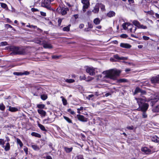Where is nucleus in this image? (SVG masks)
Segmentation results:
<instances>
[{"label": "nucleus", "instance_id": "obj_1", "mask_svg": "<svg viewBox=\"0 0 159 159\" xmlns=\"http://www.w3.org/2000/svg\"><path fill=\"white\" fill-rule=\"evenodd\" d=\"M121 72L120 70L116 69H112L104 71L102 74L105 75V77L114 80H116Z\"/></svg>", "mask_w": 159, "mask_h": 159}, {"label": "nucleus", "instance_id": "obj_2", "mask_svg": "<svg viewBox=\"0 0 159 159\" xmlns=\"http://www.w3.org/2000/svg\"><path fill=\"white\" fill-rule=\"evenodd\" d=\"M5 49L9 51H11V55H23L25 53V50L21 48L14 46L7 47Z\"/></svg>", "mask_w": 159, "mask_h": 159}, {"label": "nucleus", "instance_id": "obj_3", "mask_svg": "<svg viewBox=\"0 0 159 159\" xmlns=\"http://www.w3.org/2000/svg\"><path fill=\"white\" fill-rule=\"evenodd\" d=\"M137 102L139 105V107L140 108L142 111H146L148 107V105L145 103V100L144 98H135Z\"/></svg>", "mask_w": 159, "mask_h": 159}, {"label": "nucleus", "instance_id": "obj_4", "mask_svg": "<svg viewBox=\"0 0 159 159\" xmlns=\"http://www.w3.org/2000/svg\"><path fill=\"white\" fill-rule=\"evenodd\" d=\"M53 0H44L42 2L41 6L43 7H45L48 9H50L51 7V2Z\"/></svg>", "mask_w": 159, "mask_h": 159}, {"label": "nucleus", "instance_id": "obj_5", "mask_svg": "<svg viewBox=\"0 0 159 159\" xmlns=\"http://www.w3.org/2000/svg\"><path fill=\"white\" fill-rule=\"evenodd\" d=\"M96 68L93 67L87 66L86 68V71L90 75H95V70Z\"/></svg>", "mask_w": 159, "mask_h": 159}, {"label": "nucleus", "instance_id": "obj_6", "mask_svg": "<svg viewBox=\"0 0 159 159\" xmlns=\"http://www.w3.org/2000/svg\"><path fill=\"white\" fill-rule=\"evenodd\" d=\"M133 24L139 29H146L147 28L146 26L141 24L140 22L137 20H134L133 21Z\"/></svg>", "mask_w": 159, "mask_h": 159}, {"label": "nucleus", "instance_id": "obj_7", "mask_svg": "<svg viewBox=\"0 0 159 159\" xmlns=\"http://www.w3.org/2000/svg\"><path fill=\"white\" fill-rule=\"evenodd\" d=\"M81 2L84 5L83 10L84 12L86 11V9H87L89 6V2L88 0H82Z\"/></svg>", "mask_w": 159, "mask_h": 159}, {"label": "nucleus", "instance_id": "obj_8", "mask_svg": "<svg viewBox=\"0 0 159 159\" xmlns=\"http://www.w3.org/2000/svg\"><path fill=\"white\" fill-rule=\"evenodd\" d=\"M141 150L143 152L146 154H149L153 152L150 149L146 147L142 148Z\"/></svg>", "mask_w": 159, "mask_h": 159}, {"label": "nucleus", "instance_id": "obj_9", "mask_svg": "<svg viewBox=\"0 0 159 159\" xmlns=\"http://www.w3.org/2000/svg\"><path fill=\"white\" fill-rule=\"evenodd\" d=\"M77 117L78 120L82 122H87L88 120V119L85 117L83 115H77Z\"/></svg>", "mask_w": 159, "mask_h": 159}, {"label": "nucleus", "instance_id": "obj_10", "mask_svg": "<svg viewBox=\"0 0 159 159\" xmlns=\"http://www.w3.org/2000/svg\"><path fill=\"white\" fill-rule=\"evenodd\" d=\"M8 107L9 108L8 111L11 112H15L19 111L20 108L19 107H13L8 106Z\"/></svg>", "mask_w": 159, "mask_h": 159}, {"label": "nucleus", "instance_id": "obj_11", "mask_svg": "<svg viewBox=\"0 0 159 159\" xmlns=\"http://www.w3.org/2000/svg\"><path fill=\"white\" fill-rule=\"evenodd\" d=\"M42 45L44 48L50 49L52 48V45L50 43L46 42L44 41Z\"/></svg>", "mask_w": 159, "mask_h": 159}, {"label": "nucleus", "instance_id": "obj_12", "mask_svg": "<svg viewBox=\"0 0 159 159\" xmlns=\"http://www.w3.org/2000/svg\"><path fill=\"white\" fill-rule=\"evenodd\" d=\"M54 120H53L52 119L48 117L46 119H44L43 120V124H49L52 123Z\"/></svg>", "mask_w": 159, "mask_h": 159}, {"label": "nucleus", "instance_id": "obj_13", "mask_svg": "<svg viewBox=\"0 0 159 159\" xmlns=\"http://www.w3.org/2000/svg\"><path fill=\"white\" fill-rule=\"evenodd\" d=\"M38 113L42 117H45L46 115V112L42 109H39L37 110Z\"/></svg>", "mask_w": 159, "mask_h": 159}, {"label": "nucleus", "instance_id": "obj_14", "mask_svg": "<svg viewBox=\"0 0 159 159\" xmlns=\"http://www.w3.org/2000/svg\"><path fill=\"white\" fill-rule=\"evenodd\" d=\"M114 57L118 60H126L128 59V58L126 57H120L117 54L114 55Z\"/></svg>", "mask_w": 159, "mask_h": 159}, {"label": "nucleus", "instance_id": "obj_15", "mask_svg": "<svg viewBox=\"0 0 159 159\" xmlns=\"http://www.w3.org/2000/svg\"><path fill=\"white\" fill-rule=\"evenodd\" d=\"M151 81L152 83H159V75L155 77L152 78L151 79Z\"/></svg>", "mask_w": 159, "mask_h": 159}, {"label": "nucleus", "instance_id": "obj_16", "mask_svg": "<svg viewBox=\"0 0 159 159\" xmlns=\"http://www.w3.org/2000/svg\"><path fill=\"white\" fill-rule=\"evenodd\" d=\"M120 46L122 48H130L131 47V46L128 43H121L120 44Z\"/></svg>", "mask_w": 159, "mask_h": 159}, {"label": "nucleus", "instance_id": "obj_17", "mask_svg": "<svg viewBox=\"0 0 159 159\" xmlns=\"http://www.w3.org/2000/svg\"><path fill=\"white\" fill-rule=\"evenodd\" d=\"M69 9L68 8L62 7L61 9V13L62 15H64L66 14L67 11H69Z\"/></svg>", "mask_w": 159, "mask_h": 159}, {"label": "nucleus", "instance_id": "obj_18", "mask_svg": "<svg viewBox=\"0 0 159 159\" xmlns=\"http://www.w3.org/2000/svg\"><path fill=\"white\" fill-rule=\"evenodd\" d=\"M115 13L113 11H110L107 14V16L109 17H113L115 15Z\"/></svg>", "mask_w": 159, "mask_h": 159}, {"label": "nucleus", "instance_id": "obj_19", "mask_svg": "<svg viewBox=\"0 0 159 159\" xmlns=\"http://www.w3.org/2000/svg\"><path fill=\"white\" fill-rule=\"evenodd\" d=\"M99 7L98 5L97 4L94 7V9L92 10V11L95 13H98L99 11Z\"/></svg>", "mask_w": 159, "mask_h": 159}, {"label": "nucleus", "instance_id": "obj_20", "mask_svg": "<svg viewBox=\"0 0 159 159\" xmlns=\"http://www.w3.org/2000/svg\"><path fill=\"white\" fill-rule=\"evenodd\" d=\"M155 97L154 98V99L151 101V102H156L159 100V94H156L155 95Z\"/></svg>", "mask_w": 159, "mask_h": 159}, {"label": "nucleus", "instance_id": "obj_21", "mask_svg": "<svg viewBox=\"0 0 159 159\" xmlns=\"http://www.w3.org/2000/svg\"><path fill=\"white\" fill-rule=\"evenodd\" d=\"M5 151H7L9 150L10 149V145L9 143H7L5 146H4V148Z\"/></svg>", "mask_w": 159, "mask_h": 159}, {"label": "nucleus", "instance_id": "obj_22", "mask_svg": "<svg viewBox=\"0 0 159 159\" xmlns=\"http://www.w3.org/2000/svg\"><path fill=\"white\" fill-rule=\"evenodd\" d=\"M31 146L32 148L35 150H39L40 149L39 147L36 144H32L31 145Z\"/></svg>", "mask_w": 159, "mask_h": 159}, {"label": "nucleus", "instance_id": "obj_23", "mask_svg": "<svg viewBox=\"0 0 159 159\" xmlns=\"http://www.w3.org/2000/svg\"><path fill=\"white\" fill-rule=\"evenodd\" d=\"M31 135L32 136H35L38 138H40L41 137V135L40 134L34 132H32L31 134Z\"/></svg>", "mask_w": 159, "mask_h": 159}, {"label": "nucleus", "instance_id": "obj_24", "mask_svg": "<svg viewBox=\"0 0 159 159\" xmlns=\"http://www.w3.org/2000/svg\"><path fill=\"white\" fill-rule=\"evenodd\" d=\"M70 25H69L67 26L64 27L63 28V30L65 31L68 32L70 30Z\"/></svg>", "mask_w": 159, "mask_h": 159}, {"label": "nucleus", "instance_id": "obj_25", "mask_svg": "<svg viewBox=\"0 0 159 159\" xmlns=\"http://www.w3.org/2000/svg\"><path fill=\"white\" fill-rule=\"evenodd\" d=\"M38 125L40 129L43 131H46V130L45 129L44 126L41 124L38 123Z\"/></svg>", "mask_w": 159, "mask_h": 159}, {"label": "nucleus", "instance_id": "obj_26", "mask_svg": "<svg viewBox=\"0 0 159 159\" xmlns=\"http://www.w3.org/2000/svg\"><path fill=\"white\" fill-rule=\"evenodd\" d=\"M101 20L98 18H96L93 20V23L95 25H98L100 24Z\"/></svg>", "mask_w": 159, "mask_h": 159}, {"label": "nucleus", "instance_id": "obj_27", "mask_svg": "<svg viewBox=\"0 0 159 159\" xmlns=\"http://www.w3.org/2000/svg\"><path fill=\"white\" fill-rule=\"evenodd\" d=\"M64 148L65 151L67 153L71 152L73 149V148L72 147L68 148L67 147H65Z\"/></svg>", "mask_w": 159, "mask_h": 159}, {"label": "nucleus", "instance_id": "obj_28", "mask_svg": "<svg viewBox=\"0 0 159 159\" xmlns=\"http://www.w3.org/2000/svg\"><path fill=\"white\" fill-rule=\"evenodd\" d=\"M130 26V25H129V24L126 23H124L122 25L123 28L124 30H126L128 29L127 27Z\"/></svg>", "mask_w": 159, "mask_h": 159}, {"label": "nucleus", "instance_id": "obj_29", "mask_svg": "<svg viewBox=\"0 0 159 159\" xmlns=\"http://www.w3.org/2000/svg\"><path fill=\"white\" fill-rule=\"evenodd\" d=\"M154 112H159V105L156 106L152 110Z\"/></svg>", "mask_w": 159, "mask_h": 159}, {"label": "nucleus", "instance_id": "obj_30", "mask_svg": "<svg viewBox=\"0 0 159 159\" xmlns=\"http://www.w3.org/2000/svg\"><path fill=\"white\" fill-rule=\"evenodd\" d=\"M3 139H0V145L2 146V148L4 147V144H5V142Z\"/></svg>", "mask_w": 159, "mask_h": 159}, {"label": "nucleus", "instance_id": "obj_31", "mask_svg": "<svg viewBox=\"0 0 159 159\" xmlns=\"http://www.w3.org/2000/svg\"><path fill=\"white\" fill-rule=\"evenodd\" d=\"M16 142L17 143L20 145V146L21 147L23 146V143L19 139L17 138L16 139Z\"/></svg>", "mask_w": 159, "mask_h": 159}, {"label": "nucleus", "instance_id": "obj_32", "mask_svg": "<svg viewBox=\"0 0 159 159\" xmlns=\"http://www.w3.org/2000/svg\"><path fill=\"white\" fill-rule=\"evenodd\" d=\"M45 107V105L43 104H39L37 105V107L41 109H43Z\"/></svg>", "mask_w": 159, "mask_h": 159}, {"label": "nucleus", "instance_id": "obj_33", "mask_svg": "<svg viewBox=\"0 0 159 159\" xmlns=\"http://www.w3.org/2000/svg\"><path fill=\"white\" fill-rule=\"evenodd\" d=\"M0 4L2 8L4 9H7V6L6 4L3 3H0Z\"/></svg>", "mask_w": 159, "mask_h": 159}, {"label": "nucleus", "instance_id": "obj_34", "mask_svg": "<svg viewBox=\"0 0 159 159\" xmlns=\"http://www.w3.org/2000/svg\"><path fill=\"white\" fill-rule=\"evenodd\" d=\"M41 98L42 100H45L47 98L48 96L46 94H43L41 96Z\"/></svg>", "mask_w": 159, "mask_h": 159}, {"label": "nucleus", "instance_id": "obj_35", "mask_svg": "<svg viewBox=\"0 0 159 159\" xmlns=\"http://www.w3.org/2000/svg\"><path fill=\"white\" fill-rule=\"evenodd\" d=\"M61 98L62 99L63 104L64 105H66L67 104L66 100L65 98H64V97L62 96L61 97Z\"/></svg>", "mask_w": 159, "mask_h": 159}, {"label": "nucleus", "instance_id": "obj_36", "mask_svg": "<svg viewBox=\"0 0 159 159\" xmlns=\"http://www.w3.org/2000/svg\"><path fill=\"white\" fill-rule=\"evenodd\" d=\"M131 28L130 29V31L132 33H134L136 30V27H134V29H133V26L132 25H130Z\"/></svg>", "mask_w": 159, "mask_h": 159}, {"label": "nucleus", "instance_id": "obj_37", "mask_svg": "<svg viewBox=\"0 0 159 159\" xmlns=\"http://www.w3.org/2000/svg\"><path fill=\"white\" fill-rule=\"evenodd\" d=\"M64 119L66 120L69 123H71L72 121L68 117L64 116Z\"/></svg>", "mask_w": 159, "mask_h": 159}, {"label": "nucleus", "instance_id": "obj_38", "mask_svg": "<svg viewBox=\"0 0 159 159\" xmlns=\"http://www.w3.org/2000/svg\"><path fill=\"white\" fill-rule=\"evenodd\" d=\"M44 41L41 40L39 39L36 40L35 43L41 45H42Z\"/></svg>", "mask_w": 159, "mask_h": 159}, {"label": "nucleus", "instance_id": "obj_39", "mask_svg": "<svg viewBox=\"0 0 159 159\" xmlns=\"http://www.w3.org/2000/svg\"><path fill=\"white\" fill-rule=\"evenodd\" d=\"M65 81L68 83H72L75 82V80L72 79H66Z\"/></svg>", "mask_w": 159, "mask_h": 159}, {"label": "nucleus", "instance_id": "obj_40", "mask_svg": "<svg viewBox=\"0 0 159 159\" xmlns=\"http://www.w3.org/2000/svg\"><path fill=\"white\" fill-rule=\"evenodd\" d=\"M5 109V106L3 103L0 104V109L1 110L3 111Z\"/></svg>", "mask_w": 159, "mask_h": 159}, {"label": "nucleus", "instance_id": "obj_41", "mask_svg": "<svg viewBox=\"0 0 159 159\" xmlns=\"http://www.w3.org/2000/svg\"><path fill=\"white\" fill-rule=\"evenodd\" d=\"M67 111L70 113L71 114L74 115L75 114V112L71 109H69L67 110Z\"/></svg>", "mask_w": 159, "mask_h": 159}, {"label": "nucleus", "instance_id": "obj_42", "mask_svg": "<svg viewBox=\"0 0 159 159\" xmlns=\"http://www.w3.org/2000/svg\"><path fill=\"white\" fill-rule=\"evenodd\" d=\"M144 11L145 13H146L147 14H149V15H152L154 14V12L152 10H151V11Z\"/></svg>", "mask_w": 159, "mask_h": 159}, {"label": "nucleus", "instance_id": "obj_43", "mask_svg": "<svg viewBox=\"0 0 159 159\" xmlns=\"http://www.w3.org/2000/svg\"><path fill=\"white\" fill-rule=\"evenodd\" d=\"M157 137L156 136L153 137L152 138V141L155 142H158V140L157 139Z\"/></svg>", "mask_w": 159, "mask_h": 159}, {"label": "nucleus", "instance_id": "obj_44", "mask_svg": "<svg viewBox=\"0 0 159 159\" xmlns=\"http://www.w3.org/2000/svg\"><path fill=\"white\" fill-rule=\"evenodd\" d=\"M94 97V95L93 94L89 95L87 97V99L90 100H93V98H92Z\"/></svg>", "mask_w": 159, "mask_h": 159}, {"label": "nucleus", "instance_id": "obj_45", "mask_svg": "<svg viewBox=\"0 0 159 159\" xmlns=\"http://www.w3.org/2000/svg\"><path fill=\"white\" fill-rule=\"evenodd\" d=\"M127 81V80H126L123 79H120L118 80V82L120 83L125 82Z\"/></svg>", "mask_w": 159, "mask_h": 159}, {"label": "nucleus", "instance_id": "obj_46", "mask_svg": "<svg viewBox=\"0 0 159 159\" xmlns=\"http://www.w3.org/2000/svg\"><path fill=\"white\" fill-rule=\"evenodd\" d=\"M141 91V89L139 88H137L135 90V93H140Z\"/></svg>", "mask_w": 159, "mask_h": 159}, {"label": "nucleus", "instance_id": "obj_47", "mask_svg": "<svg viewBox=\"0 0 159 159\" xmlns=\"http://www.w3.org/2000/svg\"><path fill=\"white\" fill-rule=\"evenodd\" d=\"M7 45V43L6 42H2L0 43V46H6Z\"/></svg>", "mask_w": 159, "mask_h": 159}, {"label": "nucleus", "instance_id": "obj_48", "mask_svg": "<svg viewBox=\"0 0 159 159\" xmlns=\"http://www.w3.org/2000/svg\"><path fill=\"white\" fill-rule=\"evenodd\" d=\"M143 112L142 114V117L144 118H146L147 117V115L145 111H143Z\"/></svg>", "mask_w": 159, "mask_h": 159}, {"label": "nucleus", "instance_id": "obj_49", "mask_svg": "<svg viewBox=\"0 0 159 159\" xmlns=\"http://www.w3.org/2000/svg\"><path fill=\"white\" fill-rule=\"evenodd\" d=\"M23 74L22 72H15L14 73V74L16 75H23Z\"/></svg>", "mask_w": 159, "mask_h": 159}, {"label": "nucleus", "instance_id": "obj_50", "mask_svg": "<svg viewBox=\"0 0 159 159\" xmlns=\"http://www.w3.org/2000/svg\"><path fill=\"white\" fill-rule=\"evenodd\" d=\"M120 37L122 38H125L127 37L128 36L125 34H122L120 35Z\"/></svg>", "mask_w": 159, "mask_h": 159}, {"label": "nucleus", "instance_id": "obj_51", "mask_svg": "<svg viewBox=\"0 0 159 159\" xmlns=\"http://www.w3.org/2000/svg\"><path fill=\"white\" fill-rule=\"evenodd\" d=\"M102 75H99L97 76V80H102Z\"/></svg>", "mask_w": 159, "mask_h": 159}, {"label": "nucleus", "instance_id": "obj_52", "mask_svg": "<svg viewBox=\"0 0 159 159\" xmlns=\"http://www.w3.org/2000/svg\"><path fill=\"white\" fill-rule=\"evenodd\" d=\"M78 159H84L82 155H79L77 156Z\"/></svg>", "mask_w": 159, "mask_h": 159}, {"label": "nucleus", "instance_id": "obj_53", "mask_svg": "<svg viewBox=\"0 0 159 159\" xmlns=\"http://www.w3.org/2000/svg\"><path fill=\"white\" fill-rule=\"evenodd\" d=\"M143 39L145 40H147L149 39V38L148 37L145 36H143Z\"/></svg>", "mask_w": 159, "mask_h": 159}, {"label": "nucleus", "instance_id": "obj_54", "mask_svg": "<svg viewBox=\"0 0 159 159\" xmlns=\"http://www.w3.org/2000/svg\"><path fill=\"white\" fill-rule=\"evenodd\" d=\"M88 25L89 28L91 29L93 28V26L92 24L91 23H90L89 22H88Z\"/></svg>", "mask_w": 159, "mask_h": 159}, {"label": "nucleus", "instance_id": "obj_55", "mask_svg": "<svg viewBox=\"0 0 159 159\" xmlns=\"http://www.w3.org/2000/svg\"><path fill=\"white\" fill-rule=\"evenodd\" d=\"M62 19H59L58 20V25L59 26H60L61 25V23L62 22Z\"/></svg>", "mask_w": 159, "mask_h": 159}, {"label": "nucleus", "instance_id": "obj_56", "mask_svg": "<svg viewBox=\"0 0 159 159\" xmlns=\"http://www.w3.org/2000/svg\"><path fill=\"white\" fill-rule=\"evenodd\" d=\"M31 11L33 12H35V11H39V10L36 8H32L31 9Z\"/></svg>", "mask_w": 159, "mask_h": 159}, {"label": "nucleus", "instance_id": "obj_57", "mask_svg": "<svg viewBox=\"0 0 159 159\" xmlns=\"http://www.w3.org/2000/svg\"><path fill=\"white\" fill-rule=\"evenodd\" d=\"M126 128L127 129H129V130H132L133 129V128H134V127H133V126H128Z\"/></svg>", "mask_w": 159, "mask_h": 159}, {"label": "nucleus", "instance_id": "obj_58", "mask_svg": "<svg viewBox=\"0 0 159 159\" xmlns=\"http://www.w3.org/2000/svg\"><path fill=\"white\" fill-rule=\"evenodd\" d=\"M40 14L41 16H46V13L43 12V11H40Z\"/></svg>", "mask_w": 159, "mask_h": 159}, {"label": "nucleus", "instance_id": "obj_59", "mask_svg": "<svg viewBox=\"0 0 159 159\" xmlns=\"http://www.w3.org/2000/svg\"><path fill=\"white\" fill-rule=\"evenodd\" d=\"M23 75H27L29 74V72L27 71H25L24 72L22 73Z\"/></svg>", "mask_w": 159, "mask_h": 159}, {"label": "nucleus", "instance_id": "obj_60", "mask_svg": "<svg viewBox=\"0 0 159 159\" xmlns=\"http://www.w3.org/2000/svg\"><path fill=\"white\" fill-rule=\"evenodd\" d=\"M84 24H80V25L79 26V27L80 29H82V28H83L84 27Z\"/></svg>", "mask_w": 159, "mask_h": 159}, {"label": "nucleus", "instance_id": "obj_61", "mask_svg": "<svg viewBox=\"0 0 159 159\" xmlns=\"http://www.w3.org/2000/svg\"><path fill=\"white\" fill-rule=\"evenodd\" d=\"M73 17L75 19H77L78 18L79 15L78 14H75L73 15Z\"/></svg>", "mask_w": 159, "mask_h": 159}, {"label": "nucleus", "instance_id": "obj_62", "mask_svg": "<svg viewBox=\"0 0 159 159\" xmlns=\"http://www.w3.org/2000/svg\"><path fill=\"white\" fill-rule=\"evenodd\" d=\"M24 150L26 154H28V149L27 148H24Z\"/></svg>", "mask_w": 159, "mask_h": 159}, {"label": "nucleus", "instance_id": "obj_63", "mask_svg": "<svg viewBox=\"0 0 159 159\" xmlns=\"http://www.w3.org/2000/svg\"><path fill=\"white\" fill-rule=\"evenodd\" d=\"M141 94H144L146 93V92L145 91L141 89V91H140V93Z\"/></svg>", "mask_w": 159, "mask_h": 159}, {"label": "nucleus", "instance_id": "obj_64", "mask_svg": "<svg viewBox=\"0 0 159 159\" xmlns=\"http://www.w3.org/2000/svg\"><path fill=\"white\" fill-rule=\"evenodd\" d=\"M46 159H52L50 156H48L46 157Z\"/></svg>", "mask_w": 159, "mask_h": 159}]
</instances>
